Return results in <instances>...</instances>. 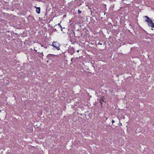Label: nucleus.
<instances>
[{"label": "nucleus", "mask_w": 154, "mask_h": 154, "mask_svg": "<svg viewBox=\"0 0 154 154\" xmlns=\"http://www.w3.org/2000/svg\"><path fill=\"white\" fill-rule=\"evenodd\" d=\"M91 14H92V12H91Z\"/></svg>", "instance_id": "23"}, {"label": "nucleus", "mask_w": 154, "mask_h": 154, "mask_svg": "<svg viewBox=\"0 0 154 154\" xmlns=\"http://www.w3.org/2000/svg\"><path fill=\"white\" fill-rule=\"evenodd\" d=\"M45 48H47V47H46V46L45 47Z\"/></svg>", "instance_id": "21"}, {"label": "nucleus", "mask_w": 154, "mask_h": 154, "mask_svg": "<svg viewBox=\"0 0 154 154\" xmlns=\"http://www.w3.org/2000/svg\"><path fill=\"white\" fill-rule=\"evenodd\" d=\"M15 34H16V35H17V33H15Z\"/></svg>", "instance_id": "24"}, {"label": "nucleus", "mask_w": 154, "mask_h": 154, "mask_svg": "<svg viewBox=\"0 0 154 154\" xmlns=\"http://www.w3.org/2000/svg\"><path fill=\"white\" fill-rule=\"evenodd\" d=\"M76 58H78L77 57H76V58H75L74 57L72 58H71V61H72H72H73V60H72L74 59H76Z\"/></svg>", "instance_id": "13"}, {"label": "nucleus", "mask_w": 154, "mask_h": 154, "mask_svg": "<svg viewBox=\"0 0 154 154\" xmlns=\"http://www.w3.org/2000/svg\"><path fill=\"white\" fill-rule=\"evenodd\" d=\"M78 25H79L80 27H81L82 26V24L80 23H78Z\"/></svg>", "instance_id": "12"}, {"label": "nucleus", "mask_w": 154, "mask_h": 154, "mask_svg": "<svg viewBox=\"0 0 154 154\" xmlns=\"http://www.w3.org/2000/svg\"><path fill=\"white\" fill-rule=\"evenodd\" d=\"M112 124H113L114 122V121L112 120Z\"/></svg>", "instance_id": "18"}, {"label": "nucleus", "mask_w": 154, "mask_h": 154, "mask_svg": "<svg viewBox=\"0 0 154 154\" xmlns=\"http://www.w3.org/2000/svg\"><path fill=\"white\" fill-rule=\"evenodd\" d=\"M81 13V11H80L79 10H78V13L79 14Z\"/></svg>", "instance_id": "14"}, {"label": "nucleus", "mask_w": 154, "mask_h": 154, "mask_svg": "<svg viewBox=\"0 0 154 154\" xmlns=\"http://www.w3.org/2000/svg\"><path fill=\"white\" fill-rule=\"evenodd\" d=\"M124 0H122V2H123V1H124Z\"/></svg>", "instance_id": "22"}, {"label": "nucleus", "mask_w": 154, "mask_h": 154, "mask_svg": "<svg viewBox=\"0 0 154 154\" xmlns=\"http://www.w3.org/2000/svg\"><path fill=\"white\" fill-rule=\"evenodd\" d=\"M98 100L99 101L101 106H102L103 103L105 104L106 103V101L105 100V99L104 96H100L99 99H98Z\"/></svg>", "instance_id": "4"}, {"label": "nucleus", "mask_w": 154, "mask_h": 154, "mask_svg": "<svg viewBox=\"0 0 154 154\" xmlns=\"http://www.w3.org/2000/svg\"><path fill=\"white\" fill-rule=\"evenodd\" d=\"M35 8L36 9V13L38 14H40V10H41L40 8L39 7H37L36 6H35Z\"/></svg>", "instance_id": "9"}, {"label": "nucleus", "mask_w": 154, "mask_h": 154, "mask_svg": "<svg viewBox=\"0 0 154 154\" xmlns=\"http://www.w3.org/2000/svg\"><path fill=\"white\" fill-rule=\"evenodd\" d=\"M77 52L78 53H79V50H77Z\"/></svg>", "instance_id": "20"}, {"label": "nucleus", "mask_w": 154, "mask_h": 154, "mask_svg": "<svg viewBox=\"0 0 154 154\" xmlns=\"http://www.w3.org/2000/svg\"><path fill=\"white\" fill-rule=\"evenodd\" d=\"M43 53V52H41V54H41L42 55V57H43V55H44Z\"/></svg>", "instance_id": "17"}, {"label": "nucleus", "mask_w": 154, "mask_h": 154, "mask_svg": "<svg viewBox=\"0 0 154 154\" xmlns=\"http://www.w3.org/2000/svg\"><path fill=\"white\" fill-rule=\"evenodd\" d=\"M56 55L54 54H49L47 56V58L49 60L53 59L54 58Z\"/></svg>", "instance_id": "6"}, {"label": "nucleus", "mask_w": 154, "mask_h": 154, "mask_svg": "<svg viewBox=\"0 0 154 154\" xmlns=\"http://www.w3.org/2000/svg\"><path fill=\"white\" fill-rule=\"evenodd\" d=\"M68 53L70 55H73L75 52L74 49L73 47L70 46L68 50Z\"/></svg>", "instance_id": "5"}, {"label": "nucleus", "mask_w": 154, "mask_h": 154, "mask_svg": "<svg viewBox=\"0 0 154 154\" xmlns=\"http://www.w3.org/2000/svg\"><path fill=\"white\" fill-rule=\"evenodd\" d=\"M144 17L146 18L145 21L148 23V26L152 28L154 27V23H153L152 20L146 16H145Z\"/></svg>", "instance_id": "1"}, {"label": "nucleus", "mask_w": 154, "mask_h": 154, "mask_svg": "<svg viewBox=\"0 0 154 154\" xmlns=\"http://www.w3.org/2000/svg\"><path fill=\"white\" fill-rule=\"evenodd\" d=\"M16 28L18 29H20L21 28V26L20 24L17 25L16 26Z\"/></svg>", "instance_id": "11"}, {"label": "nucleus", "mask_w": 154, "mask_h": 154, "mask_svg": "<svg viewBox=\"0 0 154 154\" xmlns=\"http://www.w3.org/2000/svg\"><path fill=\"white\" fill-rule=\"evenodd\" d=\"M71 34H72V37H73V36L74 37H77V36H75V31H74L73 30L71 31V32H70V34L69 37L70 38H71Z\"/></svg>", "instance_id": "8"}, {"label": "nucleus", "mask_w": 154, "mask_h": 154, "mask_svg": "<svg viewBox=\"0 0 154 154\" xmlns=\"http://www.w3.org/2000/svg\"><path fill=\"white\" fill-rule=\"evenodd\" d=\"M97 44L98 45H102V44L100 43V42H98V43H97Z\"/></svg>", "instance_id": "16"}, {"label": "nucleus", "mask_w": 154, "mask_h": 154, "mask_svg": "<svg viewBox=\"0 0 154 154\" xmlns=\"http://www.w3.org/2000/svg\"><path fill=\"white\" fill-rule=\"evenodd\" d=\"M53 30H54V32L55 31H57V29H54V28H53Z\"/></svg>", "instance_id": "15"}, {"label": "nucleus", "mask_w": 154, "mask_h": 154, "mask_svg": "<svg viewBox=\"0 0 154 154\" xmlns=\"http://www.w3.org/2000/svg\"><path fill=\"white\" fill-rule=\"evenodd\" d=\"M57 25L58 26L60 27L61 31H63V33H65L64 32L65 31H63V29H65V27L62 28V26L60 25V23H58Z\"/></svg>", "instance_id": "10"}, {"label": "nucleus", "mask_w": 154, "mask_h": 154, "mask_svg": "<svg viewBox=\"0 0 154 154\" xmlns=\"http://www.w3.org/2000/svg\"><path fill=\"white\" fill-rule=\"evenodd\" d=\"M76 39L74 37L70 39V41L72 44H74L76 42Z\"/></svg>", "instance_id": "7"}, {"label": "nucleus", "mask_w": 154, "mask_h": 154, "mask_svg": "<svg viewBox=\"0 0 154 154\" xmlns=\"http://www.w3.org/2000/svg\"><path fill=\"white\" fill-rule=\"evenodd\" d=\"M50 45L53 46L54 48V50L57 49L59 50L60 49V44L58 42L54 41L52 42V45Z\"/></svg>", "instance_id": "2"}, {"label": "nucleus", "mask_w": 154, "mask_h": 154, "mask_svg": "<svg viewBox=\"0 0 154 154\" xmlns=\"http://www.w3.org/2000/svg\"><path fill=\"white\" fill-rule=\"evenodd\" d=\"M11 35L12 33L11 32H10L9 31H8L4 34L3 36L6 40L8 39L10 40Z\"/></svg>", "instance_id": "3"}, {"label": "nucleus", "mask_w": 154, "mask_h": 154, "mask_svg": "<svg viewBox=\"0 0 154 154\" xmlns=\"http://www.w3.org/2000/svg\"><path fill=\"white\" fill-rule=\"evenodd\" d=\"M41 52H37V53L38 54H41Z\"/></svg>", "instance_id": "19"}]
</instances>
